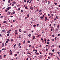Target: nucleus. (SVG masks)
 Listing matches in <instances>:
<instances>
[{
	"label": "nucleus",
	"mask_w": 60,
	"mask_h": 60,
	"mask_svg": "<svg viewBox=\"0 0 60 60\" xmlns=\"http://www.w3.org/2000/svg\"><path fill=\"white\" fill-rule=\"evenodd\" d=\"M11 7H8L7 8L8 10H9V9H11Z\"/></svg>",
	"instance_id": "1"
},
{
	"label": "nucleus",
	"mask_w": 60,
	"mask_h": 60,
	"mask_svg": "<svg viewBox=\"0 0 60 60\" xmlns=\"http://www.w3.org/2000/svg\"><path fill=\"white\" fill-rule=\"evenodd\" d=\"M2 32H5V30H3L2 31Z\"/></svg>",
	"instance_id": "2"
},
{
	"label": "nucleus",
	"mask_w": 60,
	"mask_h": 60,
	"mask_svg": "<svg viewBox=\"0 0 60 60\" xmlns=\"http://www.w3.org/2000/svg\"><path fill=\"white\" fill-rule=\"evenodd\" d=\"M12 3V4H16V2H13Z\"/></svg>",
	"instance_id": "3"
},
{
	"label": "nucleus",
	"mask_w": 60,
	"mask_h": 60,
	"mask_svg": "<svg viewBox=\"0 0 60 60\" xmlns=\"http://www.w3.org/2000/svg\"><path fill=\"white\" fill-rule=\"evenodd\" d=\"M54 47V48L55 47V46H54V45H52L51 46V47L52 48V47Z\"/></svg>",
	"instance_id": "4"
},
{
	"label": "nucleus",
	"mask_w": 60,
	"mask_h": 60,
	"mask_svg": "<svg viewBox=\"0 0 60 60\" xmlns=\"http://www.w3.org/2000/svg\"><path fill=\"white\" fill-rule=\"evenodd\" d=\"M42 11V10H40L39 11V12H41Z\"/></svg>",
	"instance_id": "5"
},
{
	"label": "nucleus",
	"mask_w": 60,
	"mask_h": 60,
	"mask_svg": "<svg viewBox=\"0 0 60 60\" xmlns=\"http://www.w3.org/2000/svg\"><path fill=\"white\" fill-rule=\"evenodd\" d=\"M7 36H8H8H10V35H9V34H7Z\"/></svg>",
	"instance_id": "6"
},
{
	"label": "nucleus",
	"mask_w": 60,
	"mask_h": 60,
	"mask_svg": "<svg viewBox=\"0 0 60 60\" xmlns=\"http://www.w3.org/2000/svg\"><path fill=\"white\" fill-rule=\"evenodd\" d=\"M56 31H57V32H58V29H57L56 30Z\"/></svg>",
	"instance_id": "7"
},
{
	"label": "nucleus",
	"mask_w": 60,
	"mask_h": 60,
	"mask_svg": "<svg viewBox=\"0 0 60 60\" xmlns=\"http://www.w3.org/2000/svg\"><path fill=\"white\" fill-rule=\"evenodd\" d=\"M7 33L8 34H10V31H8L7 32Z\"/></svg>",
	"instance_id": "8"
},
{
	"label": "nucleus",
	"mask_w": 60,
	"mask_h": 60,
	"mask_svg": "<svg viewBox=\"0 0 60 60\" xmlns=\"http://www.w3.org/2000/svg\"><path fill=\"white\" fill-rule=\"evenodd\" d=\"M19 31L20 32H21V29H19Z\"/></svg>",
	"instance_id": "9"
},
{
	"label": "nucleus",
	"mask_w": 60,
	"mask_h": 60,
	"mask_svg": "<svg viewBox=\"0 0 60 60\" xmlns=\"http://www.w3.org/2000/svg\"><path fill=\"white\" fill-rule=\"evenodd\" d=\"M6 22V21H4L3 22V23H5Z\"/></svg>",
	"instance_id": "10"
},
{
	"label": "nucleus",
	"mask_w": 60,
	"mask_h": 60,
	"mask_svg": "<svg viewBox=\"0 0 60 60\" xmlns=\"http://www.w3.org/2000/svg\"><path fill=\"white\" fill-rule=\"evenodd\" d=\"M16 44H15L14 46V48H15V47H16Z\"/></svg>",
	"instance_id": "11"
},
{
	"label": "nucleus",
	"mask_w": 60,
	"mask_h": 60,
	"mask_svg": "<svg viewBox=\"0 0 60 60\" xmlns=\"http://www.w3.org/2000/svg\"><path fill=\"white\" fill-rule=\"evenodd\" d=\"M29 1H30V0H28L27 1V3H28V2H29Z\"/></svg>",
	"instance_id": "12"
},
{
	"label": "nucleus",
	"mask_w": 60,
	"mask_h": 60,
	"mask_svg": "<svg viewBox=\"0 0 60 60\" xmlns=\"http://www.w3.org/2000/svg\"><path fill=\"white\" fill-rule=\"evenodd\" d=\"M29 36V37H30V36H31V34H29V35H28Z\"/></svg>",
	"instance_id": "13"
},
{
	"label": "nucleus",
	"mask_w": 60,
	"mask_h": 60,
	"mask_svg": "<svg viewBox=\"0 0 60 60\" xmlns=\"http://www.w3.org/2000/svg\"><path fill=\"white\" fill-rule=\"evenodd\" d=\"M57 27H58V28H59V25H58L57 26Z\"/></svg>",
	"instance_id": "14"
},
{
	"label": "nucleus",
	"mask_w": 60,
	"mask_h": 60,
	"mask_svg": "<svg viewBox=\"0 0 60 60\" xmlns=\"http://www.w3.org/2000/svg\"><path fill=\"white\" fill-rule=\"evenodd\" d=\"M46 40H47V39H45L44 41H46Z\"/></svg>",
	"instance_id": "15"
},
{
	"label": "nucleus",
	"mask_w": 60,
	"mask_h": 60,
	"mask_svg": "<svg viewBox=\"0 0 60 60\" xmlns=\"http://www.w3.org/2000/svg\"><path fill=\"white\" fill-rule=\"evenodd\" d=\"M33 37V39H34L35 38V36H34Z\"/></svg>",
	"instance_id": "16"
},
{
	"label": "nucleus",
	"mask_w": 60,
	"mask_h": 60,
	"mask_svg": "<svg viewBox=\"0 0 60 60\" xmlns=\"http://www.w3.org/2000/svg\"><path fill=\"white\" fill-rule=\"evenodd\" d=\"M7 41H10V40L9 39H7Z\"/></svg>",
	"instance_id": "17"
},
{
	"label": "nucleus",
	"mask_w": 60,
	"mask_h": 60,
	"mask_svg": "<svg viewBox=\"0 0 60 60\" xmlns=\"http://www.w3.org/2000/svg\"><path fill=\"white\" fill-rule=\"evenodd\" d=\"M4 18V16H1V18Z\"/></svg>",
	"instance_id": "18"
},
{
	"label": "nucleus",
	"mask_w": 60,
	"mask_h": 60,
	"mask_svg": "<svg viewBox=\"0 0 60 60\" xmlns=\"http://www.w3.org/2000/svg\"><path fill=\"white\" fill-rule=\"evenodd\" d=\"M15 13V11H14L13 12V14H14Z\"/></svg>",
	"instance_id": "19"
},
{
	"label": "nucleus",
	"mask_w": 60,
	"mask_h": 60,
	"mask_svg": "<svg viewBox=\"0 0 60 60\" xmlns=\"http://www.w3.org/2000/svg\"><path fill=\"white\" fill-rule=\"evenodd\" d=\"M18 10L19 11H20V8H18Z\"/></svg>",
	"instance_id": "20"
},
{
	"label": "nucleus",
	"mask_w": 60,
	"mask_h": 60,
	"mask_svg": "<svg viewBox=\"0 0 60 60\" xmlns=\"http://www.w3.org/2000/svg\"><path fill=\"white\" fill-rule=\"evenodd\" d=\"M4 46V45H2L1 46V48H2V47H3Z\"/></svg>",
	"instance_id": "21"
},
{
	"label": "nucleus",
	"mask_w": 60,
	"mask_h": 60,
	"mask_svg": "<svg viewBox=\"0 0 60 60\" xmlns=\"http://www.w3.org/2000/svg\"><path fill=\"white\" fill-rule=\"evenodd\" d=\"M55 51V50L54 49H53L52 50V52H54Z\"/></svg>",
	"instance_id": "22"
},
{
	"label": "nucleus",
	"mask_w": 60,
	"mask_h": 60,
	"mask_svg": "<svg viewBox=\"0 0 60 60\" xmlns=\"http://www.w3.org/2000/svg\"><path fill=\"white\" fill-rule=\"evenodd\" d=\"M25 43V40H24L23 41V43Z\"/></svg>",
	"instance_id": "23"
},
{
	"label": "nucleus",
	"mask_w": 60,
	"mask_h": 60,
	"mask_svg": "<svg viewBox=\"0 0 60 60\" xmlns=\"http://www.w3.org/2000/svg\"><path fill=\"white\" fill-rule=\"evenodd\" d=\"M40 18L41 19H42L43 18V17H42H42H41Z\"/></svg>",
	"instance_id": "24"
},
{
	"label": "nucleus",
	"mask_w": 60,
	"mask_h": 60,
	"mask_svg": "<svg viewBox=\"0 0 60 60\" xmlns=\"http://www.w3.org/2000/svg\"><path fill=\"white\" fill-rule=\"evenodd\" d=\"M30 46H31V45H29V47H30Z\"/></svg>",
	"instance_id": "25"
},
{
	"label": "nucleus",
	"mask_w": 60,
	"mask_h": 60,
	"mask_svg": "<svg viewBox=\"0 0 60 60\" xmlns=\"http://www.w3.org/2000/svg\"><path fill=\"white\" fill-rule=\"evenodd\" d=\"M36 54H37V55H39V53H36Z\"/></svg>",
	"instance_id": "26"
},
{
	"label": "nucleus",
	"mask_w": 60,
	"mask_h": 60,
	"mask_svg": "<svg viewBox=\"0 0 60 60\" xmlns=\"http://www.w3.org/2000/svg\"><path fill=\"white\" fill-rule=\"evenodd\" d=\"M25 8H26V9H28V8H27V7L26 6L25 7Z\"/></svg>",
	"instance_id": "27"
},
{
	"label": "nucleus",
	"mask_w": 60,
	"mask_h": 60,
	"mask_svg": "<svg viewBox=\"0 0 60 60\" xmlns=\"http://www.w3.org/2000/svg\"><path fill=\"white\" fill-rule=\"evenodd\" d=\"M29 14H28L27 15V16L28 17H29Z\"/></svg>",
	"instance_id": "28"
},
{
	"label": "nucleus",
	"mask_w": 60,
	"mask_h": 60,
	"mask_svg": "<svg viewBox=\"0 0 60 60\" xmlns=\"http://www.w3.org/2000/svg\"><path fill=\"white\" fill-rule=\"evenodd\" d=\"M4 43H2V45H4Z\"/></svg>",
	"instance_id": "29"
},
{
	"label": "nucleus",
	"mask_w": 60,
	"mask_h": 60,
	"mask_svg": "<svg viewBox=\"0 0 60 60\" xmlns=\"http://www.w3.org/2000/svg\"><path fill=\"white\" fill-rule=\"evenodd\" d=\"M5 11L6 12H7V10L6 9L5 10Z\"/></svg>",
	"instance_id": "30"
},
{
	"label": "nucleus",
	"mask_w": 60,
	"mask_h": 60,
	"mask_svg": "<svg viewBox=\"0 0 60 60\" xmlns=\"http://www.w3.org/2000/svg\"><path fill=\"white\" fill-rule=\"evenodd\" d=\"M28 43H30V41H28Z\"/></svg>",
	"instance_id": "31"
},
{
	"label": "nucleus",
	"mask_w": 60,
	"mask_h": 60,
	"mask_svg": "<svg viewBox=\"0 0 60 60\" xmlns=\"http://www.w3.org/2000/svg\"><path fill=\"white\" fill-rule=\"evenodd\" d=\"M41 40H43V38L42 39V38H41Z\"/></svg>",
	"instance_id": "32"
},
{
	"label": "nucleus",
	"mask_w": 60,
	"mask_h": 60,
	"mask_svg": "<svg viewBox=\"0 0 60 60\" xmlns=\"http://www.w3.org/2000/svg\"><path fill=\"white\" fill-rule=\"evenodd\" d=\"M46 51H48V48H46Z\"/></svg>",
	"instance_id": "33"
},
{
	"label": "nucleus",
	"mask_w": 60,
	"mask_h": 60,
	"mask_svg": "<svg viewBox=\"0 0 60 60\" xmlns=\"http://www.w3.org/2000/svg\"><path fill=\"white\" fill-rule=\"evenodd\" d=\"M56 19H58V17H57V16H56Z\"/></svg>",
	"instance_id": "34"
},
{
	"label": "nucleus",
	"mask_w": 60,
	"mask_h": 60,
	"mask_svg": "<svg viewBox=\"0 0 60 60\" xmlns=\"http://www.w3.org/2000/svg\"><path fill=\"white\" fill-rule=\"evenodd\" d=\"M27 54H30V53L28 52L27 53Z\"/></svg>",
	"instance_id": "35"
},
{
	"label": "nucleus",
	"mask_w": 60,
	"mask_h": 60,
	"mask_svg": "<svg viewBox=\"0 0 60 60\" xmlns=\"http://www.w3.org/2000/svg\"><path fill=\"white\" fill-rule=\"evenodd\" d=\"M47 41H49V39H48V40H47Z\"/></svg>",
	"instance_id": "36"
},
{
	"label": "nucleus",
	"mask_w": 60,
	"mask_h": 60,
	"mask_svg": "<svg viewBox=\"0 0 60 60\" xmlns=\"http://www.w3.org/2000/svg\"><path fill=\"white\" fill-rule=\"evenodd\" d=\"M14 4H12V6H14Z\"/></svg>",
	"instance_id": "37"
},
{
	"label": "nucleus",
	"mask_w": 60,
	"mask_h": 60,
	"mask_svg": "<svg viewBox=\"0 0 60 60\" xmlns=\"http://www.w3.org/2000/svg\"><path fill=\"white\" fill-rule=\"evenodd\" d=\"M17 56V54H15V56Z\"/></svg>",
	"instance_id": "38"
},
{
	"label": "nucleus",
	"mask_w": 60,
	"mask_h": 60,
	"mask_svg": "<svg viewBox=\"0 0 60 60\" xmlns=\"http://www.w3.org/2000/svg\"><path fill=\"white\" fill-rule=\"evenodd\" d=\"M7 45V44H6V43H5V46H6Z\"/></svg>",
	"instance_id": "39"
},
{
	"label": "nucleus",
	"mask_w": 60,
	"mask_h": 60,
	"mask_svg": "<svg viewBox=\"0 0 60 60\" xmlns=\"http://www.w3.org/2000/svg\"><path fill=\"white\" fill-rule=\"evenodd\" d=\"M47 44H49V42H47Z\"/></svg>",
	"instance_id": "40"
},
{
	"label": "nucleus",
	"mask_w": 60,
	"mask_h": 60,
	"mask_svg": "<svg viewBox=\"0 0 60 60\" xmlns=\"http://www.w3.org/2000/svg\"><path fill=\"white\" fill-rule=\"evenodd\" d=\"M8 41H6V43H8Z\"/></svg>",
	"instance_id": "41"
},
{
	"label": "nucleus",
	"mask_w": 60,
	"mask_h": 60,
	"mask_svg": "<svg viewBox=\"0 0 60 60\" xmlns=\"http://www.w3.org/2000/svg\"><path fill=\"white\" fill-rule=\"evenodd\" d=\"M58 36H60V34H58L57 35Z\"/></svg>",
	"instance_id": "42"
},
{
	"label": "nucleus",
	"mask_w": 60,
	"mask_h": 60,
	"mask_svg": "<svg viewBox=\"0 0 60 60\" xmlns=\"http://www.w3.org/2000/svg\"><path fill=\"white\" fill-rule=\"evenodd\" d=\"M54 4H55V5H56L57 4V3H54Z\"/></svg>",
	"instance_id": "43"
},
{
	"label": "nucleus",
	"mask_w": 60,
	"mask_h": 60,
	"mask_svg": "<svg viewBox=\"0 0 60 60\" xmlns=\"http://www.w3.org/2000/svg\"><path fill=\"white\" fill-rule=\"evenodd\" d=\"M33 26L34 27H35V26H36V25H33Z\"/></svg>",
	"instance_id": "44"
},
{
	"label": "nucleus",
	"mask_w": 60,
	"mask_h": 60,
	"mask_svg": "<svg viewBox=\"0 0 60 60\" xmlns=\"http://www.w3.org/2000/svg\"><path fill=\"white\" fill-rule=\"evenodd\" d=\"M56 37H55V40H56Z\"/></svg>",
	"instance_id": "45"
},
{
	"label": "nucleus",
	"mask_w": 60,
	"mask_h": 60,
	"mask_svg": "<svg viewBox=\"0 0 60 60\" xmlns=\"http://www.w3.org/2000/svg\"><path fill=\"white\" fill-rule=\"evenodd\" d=\"M15 32H17V30H15Z\"/></svg>",
	"instance_id": "46"
},
{
	"label": "nucleus",
	"mask_w": 60,
	"mask_h": 60,
	"mask_svg": "<svg viewBox=\"0 0 60 60\" xmlns=\"http://www.w3.org/2000/svg\"><path fill=\"white\" fill-rule=\"evenodd\" d=\"M15 34H18V33L16 32L15 33Z\"/></svg>",
	"instance_id": "47"
},
{
	"label": "nucleus",
	"mask_w": 60,
	"mask_h": 60,
	"mask_svg": "<svg viewBox=\"0 0 60 60\" xmlns=\"http://www.w3.org/2000/svg\"><path fill=\"white\" fill-rule=\"evenodd\" d=\"M19 38H21V37H20V36H19Z\"/></svg>",
	"instance_id": "48"
},
{
	"label": "nucleus",
	"mask_w": 60,
	"mask_h": 60,
	"mask_svg": "<svg viewBox=\"0 0 60 60\" xmlns=\"http://www.w3.org/2000/svg\"><path fill=\"white\" fill-rule=\"evenodd\" d=\"M24 33H26V31H24Z\"/></svg>",
	"instance_id": "49"
},
{
	"label": "nucleus",
	"mask_w": 60,
	"mask_h": 60,
	"mask_svg": "<svg viewBox=\"0 0 60 60\" xmlns=\"http://www.w3.org/2000/svg\"><path fill=\"white\" fill-rule=\"evenodd\" d=\"M46 47H48V46H49L48 45H46Z\"/></svg>",
	"instance_id": "50"
},
{
	"label": "nucleus",
	"mask_w": 60,
	"mask_h": 60,
	"mask_svg": "<svg viewBox=\"0 0 60 60\" xmlns=\"http://www.w3.org/2000/svg\"><path fill=\"white\" fill-rule=\"evenodd\" d=\"M8 13H9V14H10V13H11V12H8Z\"/></svg>",
	"instance_id": "51"
},
{
	"label": "nucleus",
	"mask_w": 60,
	"mask_h": 60,
	"mask_svg": "<svg viewBox=\"0 0 60 60\" xmlns=\"http://www.w3.org/2000/svg\"><path fill=\"white\" fill-rule=\"evenodd\" d=\"M52 37H54V35H52Z\"/></svg>",
	"instance_id": "52"
},
{
	"label": "nucleus",
	"mask_w": 60,
	"mask_h": 60,
	"mask_svg": "<svg viewBox=\"0 0 60 60\" xmlns=\"http://www.w3.org/2000/svg\"><path fill=\"white\" fill-rule=\"evenodd\" d=\"M13 41V39H12L11 40V41Z\"/></svg>",
	"instance_id": "53"
},
{
	"label": "nucleus",
	"mask_w": 60,
	"mask_h": 60,
	"mask_svg": "<svg viewBox=\"0 0 60 60\" xmlns=\"http://www.w3.org/2000/svg\"><path fill=\"white\" fill-rule=\"evenodd\" d=\"M37 26H39V24H37Z\"/></svg>",
	"instance_id": "54"
},
{
	"label": "nucleus",
	"mask_w": 60,
	"mask_h": 60,
	"mask_svg": "<svg viewBox=\"0 0 60 60\" xmlns=\"http://www.w3.org/2000/svg\"><path fill=\"white\" fill-rule=\"evenodd\" d=\"M26 60H28V58H27V59H26Z\"/></svg>",
	"instance_id": "55"
},
{
	"label": "nucleus",
	"mask_w": 60,
	"mask_h": 60,
	"mask_svg": "<svg viewBox=\"0 0 60 60\" xmlns=\"http://www.w3.org/2000/svg\"><path fill=\"white\" fill-rule=\"evenodd\" d=\"M24 1L25 2H26V0H24Z\"/></svg>",
	"instance_id": "56"
},
{
	"label": "nucleus",
	"mask_w": 60,
	"mask_h": 60,
	"mask_svg": "<svg viewBox=\"0 0 60 60\" xmlns=\"http://www.w3.org/2000/svg\"><path fill=\"white\" fill-rule=\"evenodd\" d=\"M10 52H12V51H11V50H10Z\"/></svg>",
	"instance_id": "57"
},
{
	"label": "nucleus",
	"mask_w": 60,
	"mask_h": 60,
	"mask_svg": "<svg viewBox=\"0 0 60 60\" xmlns=\"http://www.w3.org/2000/svg\"><path fill=\"white\" fill-rule=\"evenodd\" d=\"M10 54H11V55H12V52H10Z\"/></svg>",
	"instance_id": "58"
},
{
	"label": "nucleus",
	"mask_w": 60,
	"mask_h": 60,
	"mask_svg": "<svg viewBox=\"0 0 60 60\" xmlns=\"http://www.w3.org/2000/svg\"><path fill=\"white\" fill-rule=\"evenodd\" d=\"M48 16H50V14H48Z\"/></svg>",
	"instance_id": "59"
},
{
	"label": "nucleus",
	"mask_w": 60,
	"mask_h": 60,
	"mask_svg": "<svg viewBox=\"0 0 60 60\" xmlns=\"http://www.w3.org/2000/svg\"><path fill=\"white\" fill-rule=\"evenodd\" d=\"M2 58V57H0V59H1Z\"/></svg>",
	"instance_id": "60"
},
{
	"label": "nucleus",
	"mask_w": 60,
	"mask_h": 60,
	"mask_svg": "<svg viewBox=\"0 0 60 60\" xmlns=\"http://www.w3.org/2000/svg\"><path fill=\"white\" fill-rule=\"evenodd\" d=\"M57 53H58V54H59V53H60V52H58Z\"/></svg>",
	"instance_id": "61"
},
{
	"label": "nucleus",
	"mask_w": 60,
	"mask_h": 60,
	"mask_svg": "<svg viewBox=\"0 0 60 60\" xmlns=\"http://www.w3.org/2000/svg\"><path fill=\"white\" fill-rule=\"evenodd\" d=\"M11 3H10V5H11Z\"/></svg>",
	"instance_id": "62"
},
{
	"label": "nucleus",
	"mask_w": 60,
	"mask_h": 60,
	"mask_svg": "<svg viewBox=\"0 0 60 60\" xmlns=\"http://www.w3.org/2000/svg\"><path fill=\"white\" fill-rule=\"evenodd\" d=\"M19 48H21V46H19Z\"/></svg>",
	"instance_id": "63"
},
{
	"label": "nucleus",
	"mask_w": 60,
	"mask_h": 60,
	"mask_svg": "<svg viewBox=\"0 0 60 60\" xmlns=\"http://www.w3.org/2000/svg\"><path fill=\"white\" fill-rule=\"evenodd\" d=\"M49 47H48V49H49Z\"/></svg>",
	"instance_id": "64"
}]
</instances>
